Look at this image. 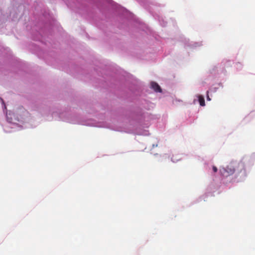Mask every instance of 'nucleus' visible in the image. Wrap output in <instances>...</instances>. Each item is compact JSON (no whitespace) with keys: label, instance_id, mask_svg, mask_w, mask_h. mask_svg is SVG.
<instances>
[{"label":"nucleus","instance_id":"20e7f679","mask_svg":"<svg viewBox=\"0 0 255 255\" xmlns=\"http://www.w3.org/2000/svg\"><path fill=\"white\" fill-rule=\"evenodd\" d=\"M213 170L214 171V172H216L217 171V168L216 167V166H213Z\"/></svg>","mask_w":255,"mask_h":255},{"label":"nucleus","instance_id":"7ed1b4c3","mask_svg":"<svg viewBox=\"0 0 255 255\" xmlns=\"http://www.w3.org/2000/svg\"><path fill=\"white\" fill-rule=\"evenodd\" d=\"M198 100H199V102L200 103V105L201 106H204L205 104V100H204V98L203 96H202V95H199L198 96Z\"/></svg>","mask_w":255,"mask_h":255},{"label":"nucleus","instance_id":"f257e3e1","mask_svg":"<svg viewBox=\"0 0 255 255\" xmlns=\"http://www.w3.org/2000/svg\"><path fill=\"white\" fill-rule=\"evenodd\" d=\"M245 171V165L242 162L233 161L231 162L228 165L225 169V173H227V175H231L233 174L235 172L237 173Z\"/></svg>","mask_w":255,"mask_h":255},{"label":"nucleus","instance_id":"f03ea898","mask_svg":"<svg viewBox=\"0 0 255 255\" xmlns=\"http://www.w3.org/2000/svg\"><path fill=\"white\" fill-rule=\"evenodd\" d=\"M151 88H152L156 92H161V89L157 83L152 82L150 84Z\"/></svg>","mask_w":255,"mask_h":255},{"label":"nucleus","instance_id":"39448f33","mask_svg":"<svg viewBox=\"0 0 255 255\" xmlns=\"http://www.w3.org/2000/svg\"><path fill=\"white\" fill-rule=\"evenodd\" d=\"M207 99L208 100H209V101H210L211 100L210 98H209V96H208V92H207Z\"/></svg>","mask_w":255,"mask_h":255}]
</instances>
